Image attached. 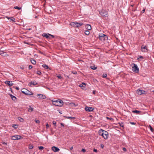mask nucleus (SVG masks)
Returning a JSON list of instances; mask_svg holds the SVG:
<instances>
[{"instance_id": "19", "label": "nucleus", "mask_w": 154, "mask_h": 154, "mask_svg": "<svg viewBox=\"0 0 154 154\" xmlns=\"http://www.w3.org/2000/svg\"><path fill=\"white\" fill-rule=\"evenodd\" d=\"M31 63L33 65H35L36 64V62L35 60L33 59H31Z\"/></svg>"}, {"instance_id": "4", "label": "nucleus", "mask_w": 154, "mask_h": 154, "mask_svg": "<svg viewBox=\"0 0 154 154\" xmlns=\"http://www.w3.org/2000/svg\"><path fill=\"white\" fill-rule=\"evenodd\" d=\"M100 14L103 17H106L108 16V12L105 10H102L100 12Z\"/></svg>"}, {"instance_id": "45", "label": "nucleus", "mask_w": 154, "mask_h": 154, "mask_svg": "<svg viewBox=\"0 0 154 154\" xmlns=\"http://www.w3.org/2000/svg\"><path fill=\"white\" fill-rule=\"evenodd\" d=\"M53 123L54 126H56V122L55 121H53Z\"/></svg>"}, {"instance_id": "17", "label": "nucleus", "mask_w": 154, "mask_h": 154, "mask_svg": "<svg viewBox=\"0 0 154 154\" xmlns=\"http://www.w3.org/2000/svg\"><path fill=\"white\" fill-rule=\"evenodd\" d=\"M83 24V23H78L76 22V27H79Z\"/></svg>"}, {"instance_id": "46", "label": "nucleus", "mask_w": 154, "mask_h": 154, "mask_svg": "<svg viewBox=\"0 0 154 154\" xmlns=\"http://www.w3.org/2000/svg\"><path fill=\"white\" fill-rule=\"evenodd\" d=\"M28 94H26V95H32L33 94V93L29 91V92L28 93Z\"/></svg>"}, {"instance_id": "2", "label": "nucleus", "mask_w": 154, "mask_h": 154, "mask_svg": "<svg viewBox=\"0 0 154 154\" xmlns=\"http://www.w3.org/2000/svg\"><path fill=\"white\" fill-rule=\"evenodd\" d=\"M132 70L135 73H138L139 72V69L137 65L135 63H133L132 64Z\"/></svg>"}, {"instance_id": "35", "label": "nucleus", "mask_w": 154, "mask_h": 154, "mask_svg": "<svg viewBox=\"0 0 154 154\" xmlns=\"http://www.w3.org/2000/svg\"><path fill=\"white\" fill-rule=\"evenodd\" d=\"M38 148L39 149L41 150L43 149L44 147L42 146H40L38 147Z\"/></svg>"}, {"instance_id": "63", "label": "nucleus", "mask_w": 154, "mask_h": 154, "mask_svg": "<svg viewBox=\"0 0 154 154\" xmlns=\"http://www.w3.org/2000/svg\"><path fill=\"white\" fill-rule=\"evenodd\" d=\"M67 76V77H68V78H69V76Z\"/></svg>"}, {"instance_id": "21", "label": "nucleus", "mask_w": 154, "mask_h": 154, "mask_svg": "<svg viewBox=\"0 0 154 154\" xmlns=\"http://www.w3.org/2000/svg\"><path fill=\"white\" fill-rule=\"evenodd\" d=\"M10 96L13 100L15 101L16 99V97L12 94H10Z\"/></svg>"}, {"instance_id": "1", "label": "nucleus", "mask_w": 154, "mask_h": 154, "mask_svg": "<svg viewBox=\"0 0 154 154\" xmlns=\"http://www.w3.org/2000/svg\"><path fill=\"white\" fill-rule=\"evenodd\" d=\"M98 133L100 135L102 136L104 139H107L108 137V133L102 129H100Z\"/></svg>"}, {"instance_id": "44", "label": "nucleus", "mask_w": 154, "mask_h": 154, "mask_svg": "<svg viewBox=\"0 0 154 154\" xmlns=\"http://www.w3.org/2000/svg\"><path fill=\"white\" fill-rule=\"evenodd\" d=\"M32 68V65H29V69H31Z\"/></svg>"}, {"instance_id": "12", "label": "nucleus", "mask_w": 154, "mask_h": 154, "mask_svg": "<svg viewBox=\"0 0 154 154\" xmlns=\"http://www.w3.org/2000/svg\"><path fill=\"white\" fill-rule=\"evenodd\" d=\"M0 55L3 56H8V55L6 52L1 50H0Z\"/></svg>"}, {"instance_id": "31", "label": "nucleus", "mask_w": 154, "mask_h": 154, "mask_svg": "<svg viewBox=\"0 0 154 154\" xmlns=\"http://www.w3.org/2000/svg\"><path fill=\"white\" fill-rule=\"evenodd\" d=\"M14 8H15V9H17L18 10H21V8L19 7H17V6L14 7Z\"/></svg>"}, {"instance_id": "25", "label": "nucleus", "mask_w": 154, "mask_h": 154, "mask_svg": "<svg viewBox=\"0 0 154 154\" xmlns=\"http://www.w3.org/2000/svg\"><path fill=\"white\" fill-rule=\"evenodd\" d=\"M85 33L86 35H88L90 34V32L88 30H85Z\"/></svg>"}, {"instance_id": "57", "label": "nucleus", "mask_w": 154, "mask_h": 154, "mask_svg": "<svg viewBox=\"0 0 154 154\" xmlns=\"http://www.w3.org/2000/svg\"><path fill=\"white\" fill-rule=\"evenodd\" d=\"M60 124H61V125L62 126H63V127H64V125L63 124V123H60Z\"/></svg>"}, {"instance_id": "9", "label": "nucleus", "mask_w": 154, "mask_h": 154, "mask_svg": "<svg viewBox=\"0 0 154 154\" xmlns=\"http://www.w3.org/2000/svg\"><path fill=\"white\" fill-rule=\"evenodd\" d=\"M145 91L143 90H142L139 89H138L137 91V93L139 95L144 94Z\"/></svg>"}, {"instance_id": "34", "label": "nucleus", "mask_w": 154, "mask_h": 154, "mask_svg": "<svg viewBox=\"0 0 154 154\" xmlns=\"http://www.w3.org/2000/svg\"><path fill=\"white\" fill-rule=\"evenodd\" d=\"M149 128L150 130L151 131V132H153L154 131V130H153L152 128L151 127V126L150 125H149Z\"/></svg>"}, {"instance_id": "43", "label": "nucleus", "mask_w": 154, "mask_h": 154, "mask_svg": "<svg viewBox=\"0 0 154 154\" xmlns=\"http://www.w3.org/2000/svg\"><path fill=\"white\" fill-rule=\"evenodd\" d=\"M106 118L108 119H109L110 120H113V119L112 118H109V117H106Z\"/></svg>"}, {"instance_id": "37", "label": "nucleus", "mask_w": 154, "mask_h": 154, "mask_svg": "<svg viewBox=\"0 0 154 154\" xmlns=\"http://www.w3.org/2000/svg\"><path fill=\"white\" fill-rule=\"evenodd\" d=\"M140 58H141V59H143V56H139V57L137 58V60H139V59Z\"/></svg>"}, {"instance_id": "62", "label": "nucleus", "mask_w": 154, "mask_h": 154, "mask_svg": "<svg viewBox=\"0 0 154 154\" xmlns=\"http://www.w3.org/2000/svg\"><path fill=\"white\" fill-rule=\"evenodd\" d=\"M83 84L85 85V83H83Z\"/></svg>"}, {"instance_id": "40", "label": "nucleus", "mask_w": 154, "mask_h": 154, "mask_svg": "<svg viewBox=\"0 0 154 154\" xmlns=\"http://www.w3.org/2000/svg\"><path fill=\"white\" fill-rule=\"evenodd\" d=\"M11 20L14 22H15V19L14 18H13V17L11 18Z\"/></svg>"}, {"instance_id": "14", "label": "nucleus", "mask_w": 154, "mask_h": 154, "mask_svg": "<svg viewBox=\"0 0 154 154\" xmlns=\"http://www.w3.org/2000/svg\"><path fill=\"white\" fill-rule=\"evenodd\" d=\"M38 84L35 81H31L29 84V85L30 86H32V85H35Z\"/></svg>"}, {"instance_id": "52", "label": "nucleus", "mask_w": 154, "mask_h": 154, "mask_svg": "<svg viewBox=\"0 0 154 154\" xmlns=\"http://www.w3.org/2000/svg\"><path fill=\"white\" fill-rule=\"evenodd\" d=\"M51 37L52 38H54V36L52 35L51 34V35H50V37Z\"/></svg>"}, {"instance_id": "11", "label": "nucleus", "mask_w": 154, "mask_h": 154, "mask_svg": "<svg viewBox=\"0 0 154 154\" xmlns=\"http://www.w3.org/2000/svg\"><path fill=\"white\" fill-rule=\"evenodd\" d=\"M50 35H51L49 33H43L42 35V36L43 37H45L49 39L51 38V37H50Z\"/></svg>"}, {"instance_id": "56", "label": "nucleus", "mask_w": 154, "mask_h": 154, "mask_svg": "<svg viewBox=\"0 0 154 154\" xmlns=\"http://www.w3.org/2000/svg\"><path fill=\"white\" fill-rule=\"evenodd\" d=\"M3 144H5L6 145H7V143H5V142H4L3 143Z\"/></svg>"}, {"instance_id": "29", "label": "nucleus", "mask_w": 154, "mask_h": 154, "mask_svg": "<svg viewBox=\"0 0 154 154\" xmlns=\"http://www.w3.org/2000/svg\"><path fill=\"white\" fill-rule=\"evenodd\" d=\"M17 125L13 124L12 125V127L14 129H16L17 127Z\"/></svg>"}, {"instance_id": "6", "label": "nucleus", "mask_w": 154, "mask_h": 154, "mask_svg": "<svg viewBox=\"0 0 154 154\" xmlns=\"http://www.w3.org/2000/svg\"><path fill=\"white\" fill-rule=\"evenodd\" d=\"M85 109L86 111L90 112L93 111L94 109V108L92 107L85 106Z\"/></svg>"}, {"instance_id": "26", "label": "nucleus", "mask_w": 154, "mask_h": 154, "mask_svg": "<svg viewBox=\"0 0 154 154\" xmlns=\"http://www.w3.org/2000/svg\"><path fill=\"white\" fill-rule=\"evenodd\" d=\"M33 145L32 144H30L29 145V148L30 149H33Z\"/></svg>"}, {"instance_id": "61", "label": "nucleus", "mask_w": 154, "mask_h": 154, "mask_svg": "<svg viewBox=\"0 0 154 154\" xmlns=\"http://www.w3.org/2000/svg\"><path fill=\"white\" fill-rule=\"evenodd\" d=\"M82 85H80V87H82Z\"/></svg>"}, {"instance_id": "22", "label": "nucleus", "mask_w": 154, "mask_h": 154, "mask_svg": "<svg viewBox=\"0 0 154 154\" xmlns=\"http://www.w3.org/2000/svg\"><path fill=\"white\" fill-rule=\"evenodd\" d=\"M33 108L32 107H31V106H30V107L28 109V111L29 112H31L33 111Z\"/></svg>"}, {"instance_id": "48", "label": "nucleus", "mask_w": 154, "mask_h": 154, "mask_svg": "<svg viewBox=\"0 0 154 154\" xmlns=\"http://www.w3.org/2000/svg\"><path fill=\"white\" fill-rule=\"evenodd\" d=\"M100 147L102 148H103L104 147V145L102 144H100Z\"/></svg>"}, {"instance_id": "20", "label": "nucleus", "mask_w": 154, "mask_h": 154, "mask_svg": "<svg viewBox=\"0 0 154 154\" xmlns=\"http://www.w3.org/2000/svg\"><path fill=\"white\" fill-rule=\"evenodd\" d=\"M70 25L73 27H76V22H72L70 23Z\"/></svg>"}, {"instance_id": "38", "label": "nucleus", "mask_w": 154, "mask_h": 154, "mask_svg": "<svg viewBox=\"0 0 154 154\" xmlns=\"http://www.w3.org/2000/svg\"><path fill=\"white\" fill-rule=\"evenodd\" d=\"M36 73L38 75H40L41 74V72L39 71H37Z\"/></svg>"}, {"instance_id": "47", "label": "nucleus", "mask_w": 154, "mask_h": 154, "mask_svg": "<svg viewBox=\"0 0 154 154\" xmlns=\"http://www.w3.org/2000/svg\"><path fill=\"white\" fill-rule=\"evenodd\" d=\"M130 123L131 125H134L135 124V123L134 122H130Z\"/></svg>"}, {"instance_id": "16", "label": "nucleus", "mask_w": 154, "mask_h": 154, "mask_svg": "<svg viewBox=\"0 0 154 154\" xmlns=\"http://www.w3.org/2000/svg\"><path fill=\"white\" fill-rule=\"evenodd\" d=\"M5 83L6 84H8L9 86H11L13 85L12 82L11 81H6L5 82Z\"/></svg>"}, {"instance_id": "15", "label": "nucleus", "mask_w": 154, "mask_h": 154, "mask_svg": "<svg viewBox=\"0 0 154 154\" xmlns=\"http://www.w3.org/2000/svg\"><path fill=\"white\" fill-rule=\"evenodd\" d=\"M22 92L25 95L26 94H28V93L29 92V91H28L26 89H22Z\"/></svg>"}, {"instance_id": "39", "label": "nucleus", "mask_w": 154, "mask_h": 154, "mask_svg": "<svg viewBox=\"0 0 154 154\" xmlns=\"http://www.w3.org/2000/svg\"><path fill=\"white\" fill-rule=\"evenodd\" d=\"M35 122L37 123H40V121L37 119H35Z\"/></svg>"}, {"instance_id": "10", "label": "nucleus", "mask_w": 154, "mask_h": 154, "mask_svg": "<svg viewBox=\"0 0 154 154\" xmlns=\"http://www.w3.org/2000/svg\"><path fill=\"white\" fill-rule=\"evenodd\" d=\"M143 45L141 47V51L143 52H146L148 51V50L146 46H143Z\"/></svg>"}, {"instance_id": "18", "label": "nucleus", "mask_w": 154, "mask_h": 154, "mask_svg": "<svg viewBox=\"0 0 154 154\" xmlns=\"http://www.w3.org/2000/svg\"><path fill=\"white\" fill-rule=\"evenodd\" d=\"M85 27L86 29L88 30H91V26L89 24H87Z\"/></svg>"}, {"instance_id": "49", "label": "nucleus", "mask_w": 154, "mask_h": 154, "mask_svg": "<svg viewBox=\"0 0 154 154\" xmlns=\"http://www.w3.org/2000/svg\"><path fill=\"white\" fill-rule=\"evenodd\" d=\"M122 149L124 151H126V148L125 147H123Z\"/></svg>"}, {"instance_id": "30", "label": "nucleus", "mask_w": 154, "mask_h": 154, "mask_svg": "<svg viewBox=\"0 0 154 154\" xmlns=\"http://www.w3.org/2000/svg\"><path fill=\"white\" fill-rule=\"evenodd\" d=\"M91 68L93 69H97V67L95 66H91Z\"/></svg>"}, {"instance_id": "55", "label": "nucleus", "mask_w": 154, "mask_h": 154, "mask_svg": "<svg viewBox=\"0 0 154 154\" xmlns=\"http://www.w3.org/2000/svg\"><path fill=\"white\" fill-rule=\"evenodd\" d=\"M144 12H145V9H143V10H142V12L143 13Z\"/></svg>"}, {"instance_id": "7", "label": "nucleus", "mask_w": 154, "mask_h": 154, "mask_svg": "<svg viewBox=\"0 0 154 154\" xmlns=\"http://www.w3.org/2000/svg\"><path fill=\"white\" fill-rule=\"evenodd\" d=\"M21 138V136L19 135H16L12 136L11 139L13 140H18L20 139Z\"/></svg>"}, {"instance_id": "54", "label": "nucleus", "mask_w": 154, "mask_h": 154, "mask_svg": "<svg viewBox=\"0 0 154 154\" xmlns=\"http://www.w3.org/2000/svg\"><path fill=\"white\" fill-rule=\"evenodd\" d=\"M15 88L17 90H18L19 89V88L18 87H16Z\"/></svg>"}, {"instance_id": "36", "label": "nucleus", "mask_w": 154, "mask_h": 154, "mask_svg": "<svg viewBox=\"0 0 154 154\" xmlns=\"http://www.w3.org/2000/svg\"><path fill=\"white\" fill-rule=\"evenodd\" d=\"M107 76V74H103L102 75V77L103 78H106Z\"/></svg>"}, {"instance_id": "32", "label": "nucleus", "mask_w": 154, "mask_h": 154, "mask_svg": "<svg viewBox=\"0 0 154 154\" xmlns=\"http://www.w3.org/2000/svg\"><path fill=\"white\" fill-rule=\"evenodd\" d=\"M18 119V120L20 122H23V118H22L20 117H19Z\"/></svg>"}, {"instance_id": "23", "label": "nucleus", "mask_w": 154, "mask_h": 154, "mask_svg": "<svg viewBox=\"0 0 154 154\" xmlns=\"http://www.w3.org/2000/svg\"><path fill=\"white\" fill-rule=\"evenodd\" d=\"M132 112L133 113H136L138 114L140 112H140V111H138V110H135L132 111Z\"/></svg>"}, {"instance_id": "33", "label": "nucleus", "mask_w": 154, "mask_h": 154, "mask_svg": "<svg viewBox=\"0 0 154 154\" xmlns=\"http://www.w3.org/2000/svg\"><path fill=\"white\" fill-rule=\"evenodd\" d=\"M119 125L120 126L122 127H123L124 126V123L122 122L121 123H119Z\"/></svg>"}, {"instance_id": "58", "label": "nucleus", "mask_w": 154, "mask_h": 154, "mask_svg": "<svg viewBox=\"0 0 154 154\" xmlns=\"http://www.w3.org/2000/svg\"><path fill=\"white\" fill-rule=\"evenodd\" d=\"M20 69H24V67H20Z\"/></svg>"}, {"instance_id": "24", "label": "nucleus", "mask_w": 154, "mask_h": 154, "mask_svg": "<svg viewBox=\"0 0 154 154\" xmlns=\"http://www.w3.org/2000/svg\"><path fill=\"white\" fill-rule=\"evenodd\" d=\"M42 67H44V68L48 69V65H46L45 64H44L42 65Z\"/></svg>"}, {"instance_id": "3", "label": "nucleus", "mask_w": 154, "mask_h": 154, "mask_svg": "<svg viewBox=\"0 0 154 154\" xmlns=\"http://www.w3.org/2000/svg\"><path fill=\"white\" fill-rule=\"evenodd\" d=\"M98 37L99 39L102 41H103L107 39L108 38L107 36L106 35L102 33H99Z\"/></svg>"}, {"instance_id": "53", "label": "nucleus", "mask_w": 154, "mask_h": 154, "mask_svg": "<svg viewBox=\"0 0 154 154\" xmlns=\"http://www.w3.org/2000/svg\"><path fill=\"white\" fill-rule=\"evenodd\" d=\"M82 151L83 152H85V150L84 149H82Z\"/></svg>"}, {"instance_id": "13", "label": "nucleus", "mask_w": 154, "mask_h": 154, "mask_svg": "<svg viewBox=\"0 0 154 154\" xmlns=\"http://www.w3.org/2000/svg\"><path fill=\"white\" fill-rule=\"evenodd\" d=\"M52 150L55 152H58L60 149L57 147L55 146H52L51 148Z\"/></svg>"}, {"instance_id": "59", "label": "nucleus", "mask_w": 154, "mask_h": 154, "mask_svg": "<svg viewBox=\"0 0 154 154\" xmlns=\"http://www.w3.org/2000/svg\"><path fill=\"white\" fill-rule=\"evenodd\" d=\"M70 149L71 150H72V149H73L72 147H70Z\"/></svg>"}, {"instance_id": "51", "label": "nucleus", "mask_w": 154, "mask_h": 154, "mask_svg": "<svg viewBox=\"0 0 154 154\" xmlns=\"http://www.w3.org/2000/svg\"><path fill=\"white\" fill-rule=\"evenodd\" d=\"M94 151L95 152H97V149H94Z\"/></svg>"}, {"instance_id": "5", "label": "nucleus", "mask_w": 154, "mask_h": 154, "mask_svg": "<svg viewBox=\"0 0 154 154\" xmlns=\"http://www.w3.org/2000/svg\"><path fill=\"white\" fill-rule=\"evenodd\" d=\"M37 96L38 97V99H44L46 98V97L45 95L41 94H38Z\"/></svg>"}, {"instance_id": "60", "label": "nucleus", "mask_w": 154, "mask_h": 154, "mask_svg": "<svg viewBox=\"0 0 154 154\" xmlns=\"http://www.w3.org/2000/svg\"><path fill=\"white\" fill-rule=\"evenodd\" d=\"M95 91H93V94H95Z\"/></svg>"}, {"instance_id": "28", "label": "nucleus", "mask_w": 154, "mask_h": 154, "mask_svg": "<svg viewBox=\"0 0 154 154\" xmlns=\"http://www.w3.org/2000/svg\"><path fill=\"white\" fill-rule=\"evenodd\" d=\"M58 103H59V104L60 105H62L63 104L62 103H63V101L62 100H58Z\"/></svg>"}, {"instance_id": "64", "label": "nucleus", "mask_w": 154, "mask_h": 154, "mask_svg": "<svg viewBox=\"0 0 154 154\" xmlns=\"http://www.w3.org/2000/svg\"><path fill=\"white\" fill-rule=\"evenodd\" d=\"M152 92L154 93V90L152 91Z\"/></svg>"}, {"instance_id": "50", "label": "nucleus", "mask_w": 154, "mask_h": 154, "mask_svg": "<svg viewBox=\"0 0 154 154\" xmlns=\"http://www.w3.org/2000/svg\"><path fill=\"white\" fill-rule=\"evenodd\" d=\"M49 125H48V123H47L46 125V128H48L49 127Z\"/></svg>"}, {"instance_id": "41", "label": "nucleus", "mask_w": 154, "mask_h": 154, "mask_svg": "<svg viewBox=\"0 0 154 154\" xmlns=\"http://www.w3.org/2000/svg\"><path fill=\"white\" fill-rule=\"evenodd\" d=\"M72 73L74 74H77V72L76 71H73L72 72Z\"/></svg>"}, {"instance_id": "42", "label": "nucleus", "mask_w": 154, "mask_h": 154, "mask_svg": "<svg viewBox=\"0 0 154 154\" xmlns=\"http://www.w3.org/2000/svg\"><path fill=\"white\" fill-rule=\"evenodd\" d=\"M57 77L59 78V79H61L62 78V77L61 76L59 75H58L57 76Z\"/></svg>"}, {"instance_id": "8", "label": "nucleus", "mask_w": 154, "mask_h": 154, "mask_svg": "<svg viewBox=\"0 0 154 154\" xmlns=\"http://www.w3.org/2000/svg\"><path fill=\"white\" fill-rule=\"evenodd\" d=\"M52 102L53 104L56 106L61 107L63 106V104L60 105L59 104V103H58V100L52 101Z\"/></svg>"}, {"instance_id": "27", "label": "nucleus", "mask_w": 154, "mask_h": 154, "mask_svg": "<svg viewBox=\"0 0 154 154\" xmlns=\"http://www.w3.org/2000/svg\"><path fill=\"white\" fill-rule=\"evenodd\" d=\"M66 118L68 119H75V118L74 117H71V116H67L66 117Z\"/></svg>"}]
</instances>
